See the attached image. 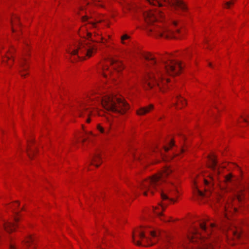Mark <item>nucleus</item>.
Returning a JSON list of instances; mask_svg holds the SVG:
<instances>
[{"label":"nucleus","instance_id":"1","mask_svg":"<svg viewBox=\"0 0 249 249\" xmlns=\"http://www.w3.org/2000/svg\"><path fill=\"white\" fill-rule=\"evenodd\" d=\"M143 57L149 61L148 65L155 66L154 71L147 73L143 79V84L146 89H152L155 87L164 91L162 87L169 82V79H163V71L171 76H175L179 73L182 68L181 64L178 61L169 60V62H165L161 60L164 64V70H160L157 65L155 57L151 54H144Z\"/></svg>","mask_w":249,"mask_h":249},{"label":"nucleus","instance_id":"2","mask_svg":"<svg viewBox=\"0 0 249 249\" xmlns=\"http://www.w3.org/2000/svg\"><path fill=\"white\" fill-rule=\"evenodd\" d=\"M173 172L170 167H165L162 171L152 178L144 180L140 185V189L143 191L144 195H147V192L149 191L153 194L157 187L164 181L165 178Z\"/></svg>","mask_w":249,"mask_h":249},{"label":"nucleus","instance_id":"3","mask_svg":"<svg viewBox=\"0 0 249 249\" xmlns=\"http://www.w3.org/2000/svg\"><path fill=\"white\" fill-rule=\"evenodd\" d=\"M103 107L107 111L123 114L128 109V105L121 98L112 95H106L101 99Z\"/></svg>","mask_w":249,"mask_h":249},{"label":"nucleus","instance_id":"4","mask_svg":"<svg viewBox=\"0 0 249 249\" xmlns=\"http://www.w3.org/2000/svg\"><path fill=\"white\" fill-rule=\"evenodd\" d=\"M159 231H149L147 229L141 227L138 228L132 235L133 242L138 246H142L141 240H144L147 242V245L155 244L160 236Z\"/></svg>","mask_w":249,"mask_h":249},{"label":"nucleus","instance_id":"5","mask_svg":"<svg viewBox=\"0 0 249 249\" xmlns=\"http://www.w3.org/2000/svg\"><path fill=\"white\" fill-rule=\"evenodd\" d=\"M71 49V50L67 51L68 53L71 55L76 56L77 58L85 59L86 57H91L92 54L95 52L97 48L89 40H85L83 42L78 43Z\"/></svg>","mask_w":249,"mask_h":249},{"label":"nucleus","instance_id":"6","mask_svg":"<svg viewBox=\"0 0 249 249\" xmlns=\"http://www.w3.org/2000/svg\"><path fill=\"white\" fill-rule=\"evenodd\" d=\"M149 3L151 4L154 5H158L159 6H162V4L160 2V0H147ZM165 2L167 3L170 5L176 12L177 13L179 14L178 12L179 10L182 12H185L187 10V7L186 4L182 0H162Z\"/></svg>","mask_w":249,"mask_h":249},{"label":"nucleus","instance_id":"7","mask_svg":"<svg viewBox=\"0 0 249 249\" xmlns=\"http://www.w3.org/2000/svg\"><path fill=\"white\" fill-rule=\"evenodd\" d=\"M143 17L148 24L153 23L157 22L159 18L161 20L164 18V14L160 10L154 11L150 10V11L142 12Z\"/></svg>","mask_w":249,"mask_h":249},{"label":"nucleus","instance_id":"8","mask_svg":"<svg viewBox=\"0 0 249 249\" xmlns=\"http://www.w3.org/2000/svg\"><path fill=\"white\" fill-rule=\"evenodd\" d=\"M150 32H153L156 35L165 38L176 37L172 31L165 26L157 25L148 29Z\"/></svg>","mask_w":249,"mask_h":249},{"label":"nucleus","instance_id":"9","mask_svg":"<svg viewBox=\"0 0 249 249\" xmlns=\"http://www.w3.org/2000/svg\"><path fill=\"white\" fill-rule=\"evenodd\" d=\"M171 184L173 187V190L171 189H168L165 192L162 191L160 195L162 199H169L170 201L175 202L176 201L173 197L178 192V191L176 185L172 182H171Z\"/></svg>","mask_w":249,"mask_h":249},{"label":"nucleus","instance_id":"10","mask_svg":"<svg viewBox=\"0 0 249 249\" xmlns=\"http://www.w3.org/2000/svg\"><path fill=\"white\" fill-rule=\"evenodd\" d=\"M167 205L165 206L163 205H160L159 207L155 208L154 209V213L160 218V219L165 222H170V218H166L165 216L162 214V211H163Z\"/></svg>","mask_w":249,"mask_h":249},{"label":"nucleus","instance_id":"11","mask_svg":"<svg viewBox=\"0 0 249 249\" xmlns=\"http://www.w3.org/2000/svg\"><path fill=\"white\" fill-rule=\"evenodd\" d=\"M102 162L101 152L97 151L92 156L90 164L94 165L98 167L101 164Z\"/></svg>","mask_w":249,"mask_h":249},{"label":"nucleus","instance_id":"12","mask_svg":"<svg viewBox=\"0 0 249 249\" xmlns=\"http://www.w3.org/2000/svg\"><path fill=\"white\" fill-rule=\"evenodd\" d=\"M28 67L26 66V60L25 58H22L19 61V72L22 77H25V74L23 71H26Z\"/></svg>","mask_w":249,"mask_h":249},{"label":"nucleus","instance_id":"13","mask_svg":"<svg viewBox=\"0 0 249 249\" xmlns=\"http://www.w3.org/2000/svg\"><path fill=\"white\" fill-rule=\"evenodd\" d=\"M210 167L217 174L219 172L217 170V162L214 156H209Z\"/></svg>","mask_w":249,"mask_h":249},{"label":"nucleus","instance_id":"14","mask_svg":"<svg viewBox=\"0 0 249 249\" xmlns=\"http://www.w3.org/2000/svg\"><path fill=\"white\" fill-rule=\"evenodd\" d=\"M3 226L8 232H11L15 230L16 225L14 223L10 222H4Z\"/></svg>","mask_w":249,"mask_h":249},{"label":"nucleus","instance_id":"15","mask_svg":"<svg viewBox=\"0 0 249 249\" xmlns=\"http://www.w3.org/2000/svg\"><path fill=\"white\" fill-rule=\"evenodd\" d=\"M109 63L112 65L114 69L118 71H121L123 69V65L120 62H118L116 60L113 59H109Z\"/></svg>","mask_w":249,"mask_h":249},{"label":"nucleus","instance_id":"16","mask_svg":"<svg viewBox=\"0 0 249 249\" xmlns=\"http://www.w3.org/2000/svg\"><path fill=\"white\" fill-rule=\"evenodd\" d=\"M153 108V106L152 105H150L146 107H141L137 111V113L139 115H143L148 113Z\"/></svg>","mask_w":249,"mask_h":249},{"label":"nucleus","instance_id":"17","mask_svg":"<svg viewBox=\"0 0 249 249\" xmlns=\"http://www.w3.org/2000/svg\"><path fill=\"white\" fill-rule=\"evenodd\" d=\"M188 238H189L190 241L192 242L197 241L196 239V238H199V240L200 241H202V239L201 238V235H200V234L198 233L197 230L196 229H195L194 230V231H193V233H192V235L191 236H189Z\"/></svg>","mask_w":249,"mask_h":249},{"label":"nucleus","instance_id":"18","mask_svg":"<svg viewBox=\"0 0 249 249\" xmlns=\"http://www.w3.org/2000/svg\"><path fill=\"white\" fill-rule=\"evenodd\" d=\"M215 227L216 225L212 223L211 224V227L210 229H208L204 223L200 224V227L201 231L206 232L208 235H209L210 232H211L212 229Z\"/></svg>","mask_w":249,"mask_h":249},{"label":"nucleus","instance_id":"19","mask_svg":"<svg viewBox=\"0 0 249 249\" xmlns=\"http://www.w3.org/2000/svg\"><path fill=\"white\" fill-rule=\"evenodd\" d=\"M100 69H101V70L102 72V74L105 76H107V73H106V71H108L109 73H110V71L108 70V66L107 65H105L104 63H102L101 64V66Z\"/></svg>","mask_w":249,"mask_h":249},{"label":"nucleus","instance_id":"20","mask_svg":"<svg viewBox=\"0 0 249 249\" xmlns=\"http://www.w3.org/2000/svg\"><path fill=\"white\" fill-rule=\"evenodd\" d=\"M97 128L99 132L104 134H107L110 130L109 127L105 129L100 124L97 125Z\"/></svg>","mask_w":249,"mask_h":249},{"label":"nucleus","instance_id":"21","mask_svg":"<svg viewBox=\"0 0 249 249\" xmlns=\"http://www.w3.org/2000/svg\"><path fill=\"white\" fill-rule=\"evenodd\" d=\"M24 242L25 245L28 247L34 244V239L31 235H29L24 240Z\"/></svg>","mask_w":249,"mask_h":249},{"label":"nucleus","instance_id":"22","mask_svg":"<svg viewBox=\"0 0 249 249\" xmlns=\"http://www.w3.org/2000/svg\"><path fill=\"white\" fill-rule=\"evenodd\" d=\"M27 153L28 154V155L30 159H32V155L34 154L35 152V150L33 149L30 145L29 144H28V147L26 149Z\"/></svg>","mask_w":249,"mask_h":249},{"label":"nucleus","instance_id":"23","mask_svg":"<svg viewBox=\"0 0 249 249\" xmlns=\"http://www.w3.org/2000/svg\"><path fill=\"white\" fill-rule=\"evenodd\" d=\"M228 234L233 235L236 238H238L240 236V233L237 230H230Z\"/></svg>","mask_w":249,"mask_h":249},{"label":"nucleus","instance_id":"24","mask_svg":"<svg viewBox=\"0 0 249 249\" xmlns=\"http://www.w3.org/2000/svg\"><path fill=\"white\" fill-rule=\"evenodd\" d=\"M86 113L88 116L90 114V111L88 110L87 108H83L82 109L78 110V115L79 116H82L84 113Z\"/></svg>","mask_w":249,"mask_h":249},{"label":"nucleus","instance_id":"25","mask_svg":"<svg viewBox=\"0 0 249 249\" xmlns=\"http://www.w3.org/2000/svg\"><path fill=\"white\" fill-rule=\"evenodd\" d=\"M199 249H213L211 243H206L203 244Z\"/></svg>","mask_w":249,"mask_h":249},{"label":"nucleus","instance_id":"26","mask_svg":"<svg viewBox=\"0 0 249 249\" xmlns=\"http://www.w3.org/2000/svg\"><path fill=\"white\" fill-rule=\"evenodd\" d=\"M18 17L17 16L14 17L11 20V23L12 24V26H13L14 24H18L19 25V23H18Z\"/></svg>","mask_w":249,"mask_h":249},{"label":"nucleus","instance_id":"27","mask_svg":"<svg viewBox=\"0 0 249 249\" xmlns=\"http://www.w3.org/2000/svg\"><path fill=\"white\" fill-rule=\"evenodd\" d=\"M174 145H175L174 142L173 141H170L168 143V145L167 146L164 147V151L166 152L168 151L170 149V148H171Z\"/></svg>","mask_w":249,"mask_h":249},{"label":"nucleus","instance_id":"28","mask_svg":"<svg viewBox=\"0 0 249 249\" xmlns=\"http://www.w3.org/2000/svg\"><path fill=\"white\" fill-rule=\"evenodd\" d=\"M176 98L178 100V102L180 103L182 105L186 104L185 100L182 99L180 95H177Z\"/></svg>","mask_w":249,"mask_h":249},{"label":"nucleus","instance_id":"29","mask_svg":"<svg viewBox=\"0 0 249 249\" xmlns=\"http://www.w3.org/2000/svg\"><path fill=\"white\" fill-rule=\"evenodd\" d=\"M12 57V56L11 55V57H10L8 55H6L5 58L2 59V62L3 63L6 62L7 61H11L12 62L13 61V60L11 58Z\"/></svg>","mask_w":249,"mask_h":249},{"label":"nucleus","instance_id":"30","mask_svg":"<svg viewBox=\"0 0 249 249\" xmlns=\"http://www.w3.org/2000/svg\"><path fill=\"white\" fill-rule=\"evenodd\" d=\"M232 178V175L229 174L224 177V180L226 182H230Z\"/></svg>","mask_w":249,"mask_h":249},{"label":"nucleus","instance_id":"31","mask_svg":"<svg viewBox=\"0 0 249 249\" xmlns=\"http://www.w3.org/2000/svg\"><path fill=\"white\" fill-rule=\"evenodd\" d=\"M196 193H197L200 196H204V193L198 190L197 188L196 189Z\"/></svg>","mask_w":249,"mask_h":249},{"label":"nucleus","instance_id":"32","mask_svg":"<svg viewBox=\"0 0 249 249\" xmlns=\"http://www.w3.org/2000/svg\"><path fill=\"white\" fill-rule=\"evenodd\" d=\"M233 3H234V2L232 1H230L226 2L225 3L226 7L227 8H229L230 5L233 4Z\"/></svg>","mask_w":249,"mask_h":249},{"label":"nucleus","instance_id":"33","mask_svg":"<svg viewBox=\"0 0 249 249\" xmlns=\"http://www.w3.org/2000/svg\"><path fill=\"white\" fill-rule=\"evenodd\" d=\"M129 37V36L127 35H123V36H122L121 37V40L122 41H123V40H125V39H128Z\"/></svg>","mask_w":249,"mask_h":249},{"label":"nucleus","instance_id":"34","mask_svg":"<svg viewBox=\"0 0 249 249\" xmlns=\"http://www.w3.org/2000/svg\"><path fill=\"white\" fill-rule=\"evenodd\" d=\"M204 181L205 185L206 186H210V185L212 184V183L208 181L207 180L204 179Z\"/></svg>","mask_w":249,"mask_h":249},{"label":"nucleus","instance_id":"35","mask_svg":"<svg viewBox=\"0 0 249 249\" xmlns=\"http://www.w3.org/2000/svg\"><path fill=\"white\" fill-rule=\"evenodd\" d=\"M9 249H16V248L13 244L10 243L9 245Z\"/></svg>","mask_w":249,"mask_h":249},{"label":"nucleus","instance_id":"36","mask_svg":"<svg viewBox=\"0 0 249 249\" xmlns=\"http://www.w3.org/2000/svg\"><path fill=\"white\" fill-rule=\"evenodd\" d=\"M88 19V18L86 16L82 17V20L83 21H85Z\"/></svg>","mask_w":249,"mask_h":249},{"label":"nucleus","instance_id":"37","mask_svg":"<svg viewBox=\"0 0 249 249\" xmlns=\"http://www.w3.org/2000/svg\"><path fill=\"white\" fill-rule=\"evenodd\" d=\"M173 24L174 25L177 26V24H178L177 21H173Z\"/></svg>","mask_w":249,"mask_h":249},{"label":"nucleus","instance_id":"38","mask_svg":"<svg viewBox=\"0 0 249 249\" xmlns=\"http://www.w3.org/2000/svg\"><path fill=\"white\" fill-rule=\"evenodd\" d=\"M15 221L16 222H18V217H17L16 216H15Z\"/></svg>","mask_w":249,"mask_h":249},{"label":"nucleus","instance_id":"39","mask_svg":"<svg viewBox=\"0 0 249 249\" xmlns=\"http://www.w3.org/2000/svg\"><path fill=\"white\" fill-rule=\"evenodd\" d=\"M242 118H243V121L245 122H247V120L246 118H243L242 116Z\"/></svg>","mask_w":249,"mask_h":249},{"label":"nucleus","instance_id":"40","mask_svg":"<svg viewBox=\"0 0 249 249\" xmlns=\"http://www.w3.org/2000/svg\"><path fill=\"white\" fill-rule=\"evenodd\" d=\"M88 35V37H90L91 36V34H90V33H88V35Z\"/></svg>","mask_w":249,"mask_h":249},{"label":"nucleus","instance_id":"41","mask_svg":"<svg viewBox=\"0 0 249 249\" xmlns=\"http://www.w3.org/2000/svg\"><path fill=\"white\" fill-rule=\"evenodd\" d=\"M184 151V149L183 148H181V150H180V152L181 153L183 152Z\"/></svg>","mask_w":249,"mask_h":249},{"label":"nucleus","instance_id":"42","mask_svg":"<svg viewBox=\"0 0 249 249\" xmlns=\"http://www.w3.org/2000/svg\"><path fill=\"white\" fill-rule=\"evenodd\" d=\"M86 139H83L82 142L83 143L86 141Z\"/></svg>","mask_w":249,"mask_h":249},{"label":"nucleus","instance_id":"43","mask_svg":"<svg viewBox=\"0 0 249 249\" xmlns=\"http://www.w3.org/2000/svg\"><path fill=\"white\" fill-rule=\"evenodd\" d=\"M209 66L210 67H212V64L211 63H209Z\"/></svg>","mask_w":249,"mask_h":249},{"label":"nucleus","instance_id":"44","mask_svg":"<svg viewBox=\"0 0 249 249\" xmlns=\"http://www.w3.org/2000/svg\"><path fill=\"white\" fill-rule=\"evenodd\" d=\"M87 122L88 123L90 122V120H89V119H88L87 120Z\"/></svg>","mask_w":249,"mask_h":249},{"label":"nucleus","instance_id":"45","mask_svg":"<svg viewBox=\"0 0 249 249\" xmlns=\"http://www.w3.org/2000/svg\"><path fill=\"white\" fill-rule=\"evenodd\" d=\"M210 178H211V180H212V181H213V180H214V178H213V177H211Z\"/></svg>","mask_w":249,"mask_h":249},{"label":"nucleus","instance_id":"46","mask_svg":"<svg viewBox=\"0 0 249 249\" xmlns=\"http://www.w3.org/2000/svg\"><path fill=\"white\" fill-rule=\"evenodd\" d=\"M246 117H249V114H246Z\"/></svg>","mask_w":249,"mask_h":249},{"label":"nucleus","instance_id":"47","mask_svg":"<svg viewBox=\"0 0 249 249\" xmlns=\"http://www.w3.org/2000/svg\"><path fill=\"white\" fill-rule=\"evenodd\" d=\"M16 204H17V206H18L19 205V203H18V202H16Z\"/></svg>","mask_w":249,"mask_h":249},{"label":"nucleus","instance_id":"48","mask_svg":"<svg viewBox=\"0 0 249 249\" xmlns=\"http://www.w3.org/2000/svg\"><path fill=\"white\" fill-rule=\"evenodd\" d=\"M92 26H94H94H95V23H92Z\"/></svg>","mask_w":249,"mask_h":249},{"label":"nucleus","instance_id":"49","mask_svg":"<svg viewBox=\"0 0 249 249\" xmlns=\"http://www.w3.org/2000/svg\"><path fill=\"white\" fill-rule=\"evenodd\" d=\"M174 104L175 105V106H177V102H175V103H174Z\"/></svg>","mask_w":249,"mask_h":249},{"label":"nucleus","instance_id":"50","mask_svg":"<svg viewBox=\"0 0 249 249\" xmlns=\"http://www.w3.org/2000/svg\"><path fill=\"white\" fill-rule=\"evenodd\" d=\"M14 213H15V214H17V215L18 214V213H17V212H14Z\"/></svg>","mask_w":249,"mask_h":249},{"label":"nucleus","instance_id":"51","mask_svg":"<svg viewBox=\"0 0 249 249\" xmlns=\"http://www.w3.org/2000/svg\"><path fill=\"white\" fill-rule=\"evenodd\" d=\"M176 31H177V32H179V29H177Z\"/></svg>","mask_w":249,"mask_h":249},{"label":"nucleus","instance_id":"52","mask_svg":"<svg viewBox=\"0 0 249 249\" xmlns=\"http://www.w3.org/2000/svg\"><path fill=\"white\" fill-rule=\"evenodd\" d=\"M238 199H239V200H241V198H240V197H238Z\"/></svg>","mask_w":249,"mask_h":249},{"label":"nucleus","instance_id":"53","mask_svg":"<svg viewBox=\"0 0 249 249\" xmlns=\"http://www.w3.org/2000/svg\"><path fill=\"white\" fill-rule=\"evenodd\" d=\"M12 31H13V32L15 31L13 28L12 29Z\"/></svg>","mask_w":249,"mask_h":249}]
</instances>
